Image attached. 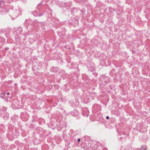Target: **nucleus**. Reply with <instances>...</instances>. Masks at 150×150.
Listing matches in <instances>:
<instances>
[{
	"label": "nucleus",
	"mask_w": 150,
	"mask_h": 150,
	"mask_svg": "<svg viewBox=\"0 0 150 150\" xmlns=\"http://www.w3.org/2000/svg\"><path fill=\"white\" fill-rule=\"evenodd\" d=\"M52 69H51V71L53 72H57L58 69L57 67H52Z\"/></svg>",
	"instance_id": "nucleus-6"
},
{
	"label": "nucleus",
	"mask_w": 150,
	"mask_h": 150,
	"mask_svg": "<svg viewBox=\"0 0 150 150\" xmlns=\"http://www.w3.org/2000/svg\"><path fill=\"white\" fill-rule=\"evenodd\" d=\"M41 4H42V3H40L37 5V9H38L39 10V11L40 10L41 5Z\"/></svg>",
	"instance_id": "nucleus-8"
},
{
	"label": "nucleus",
	"mask_w": 150,
	"mask_h": 150,
	"mask_svg": "<svg viewBox=\"0 0 150 150\" xmlns=\"http://www.w3.org/2000/svg\"><path fill=\"white\" fill-rule=\"evenodd\" d=\"M85 112H86V113L87 112H88V110L87 109H86L85 111H83V112L82 113V114L83 116H86V117H88V116H89V115L87 113V114H85L84 113H85Z\"/></svg>",
	"instance_id": "nucleus-5"
},
{
	"label": "nucleus",
	"mask_w": 150,
	"mask_h": 150,
	"mask_svg": "<svg viewBox=\"0 0 150 150\" xmlns=\"http://www.w3.org/2000/svg\"><path fill=\"white\" fill-rule=\"evenodd\" d=\"M139 131L140 132V131H141V130L140 129H139Z\"/></svg>",
	"instance_id": "nucleus-27"
},
{
	"label": "nucleus",
	"mask_w": 150,
	"mask_h": 150,
	"mask_svg": "<svg viewBox=\"0 0 150 150\" xmlns=\"http://www.w3.org/2000/svg\"><path fill=\"white\" fill-rule=\"evenodd\" d=\"M3 4H4V2L3 1V0H1L0 1V6H1V5Z\"/></svg>",
	"instance_id": "nucleus-13"
},
{
	"label": "nucleus",
	"mask_w": 150,
	"mask_h": 150,
	"mask_svg": "<svg viewBox=\"0 0 150 150\" xmlns=\"http://www.w3.org/2000/svg\"><path fill=\"white\" fill-rule=\"evenodd\" d=\"M146 148L145 147H144L143 149V150H146Z\"/></svg>",
	"instance_id": "nucleus-20"
},
{
	"label": "nucleus",
	"mask_w": 150,
	"mask_h": 150,
	"mask_svg": "<svg viewBox=\"0 0 150 150\" xmlns=\"http://www.w3.org/2000/svg\"><path fill=\"white\" fill-rule=\"evenodd\" d=\"M10 93L9 92H8V93H7V95H10Z\"/></svg>",
	"instance_id": "nucleus-22"
},
{
	"label": "nucleus",
	"mask_w": 150,
	"mask_h": 150,
	"mask_svg": "<svg viewBox=\"0 0 150 150\" xmlns=\"http://www.w3.org/2000/svg\"><path fill=\"white\" fill-rule=\"evenodd\" d=\"M84 139L88 141L90 139V137L89 136H86L83 137Z\"/></svg>",
	"instance_id": "nucleus-7"
},
{
	"label": "nucleus",
	"mask_w": 150,
	"mask_h": 150,
	"mask_svg": "<svg viewBox=\"0 0 150 150\" xmlns=\"http://www.w3.org/2000/svg\"><path fill=\"white\" fill-rule=\"evenodd\" d=\"M44 23V22H41L40 23L41 24V25H42V24H43Z\"/></svg>",
	"instance_id": "nucleus-18"
},
{
	"label": "nucleus",
	"mask_w": 150,
	"mask_h": 150,
	"mask_svg": "<svg viewBox=\"0 0 150 150\" xmlns=\"http://www.w3.org/2000/svg\"><path fill=\"white\" fill-rule=\"evenodd\" d=\"M71 5V3L70 2L66 3L64 2H61L59 4V6L63 7H69Z\"/></svg>",
	"instance_id": "nucleus-2"
},
{
	"label": "nucleus",
	"mask_w": 150,
	"mask_h": 150,
	"mask_svg": "<svg viewBox=\"0 0 150 150\" xmlns=\"http://www.w3.org/2000/svg\"><path fill=\"white\" fill-rule=\"evenodd\" d=\"M141 147V148H142V149H143L144 148V147H143V146H142Z\"/></svg>",
	"instance_id": "nucleus-25"
},
{
	"label": "nucleus",
	"mask_w": 150,
	"mask_h": 150,
	"mask_svg": "<svg viewBox=\"0 0 150 150\" xmlns=\"http://www.w3.org/2000/svg\"><path fill=\"white\" fill-rule=\"evenodd\" d=\"M70 114L74 116H76L79 115V112L76 110H74L73 111L70 112Z\"/></svg>",
	"instance_id": "nucleus-3"
},
{
	"label": "nucleus",
	"mask_w": 150,
	"mask_h": 150,
	"mask_svg": "<svg viewBox=\"0 0 150 150\" xmlns=\"http://www.w3.org/2000/svg\"><path fill=\"white\" fill-rule=\"evenodd\" d=\"M50 11V12L49 15H48V17H51L52 15V14L51 13L52 12V10H49Z\"/></svg>",
	"instance_id": "nucleus-12"
},
{
	"label": "nucleus",
	"mask_w": 150,
	"mask_h": 150,
	"mask_svg": "<svg viewBox=\"0 0 150 150\" xmlns=\"http://www.w3.org/2000/svg\"><path fill=\"white\" fill-rule=\"evenodd\" d=\"M32 14L33 15L35 16H38V14L37 13V12L35 11H32Z\"/></svg>",
	"instance_id": "nucleus-11"
},
{
	"label": "nucleus",
	"mask_w": 150,
	"mask_h": 150,
	"mask_svg": "<svg viewBox=\"0 0 150 150\" xmlns=\"http://www.w3.org/2000/svg\"><path fill=\"white\" fill-rule=\"evenodd\" d=\"M132 53L133 54L135 53L136 51L135 50H133L132 51Z\"/></svg>",
	"instance_id": "nucleus-17"
},
{
	"label": "nucleus",
	"mask_w": 150,
	"mask_h": 150,
	"mask_svg": "<svg viewBox=\"0 0 150 150\" xmlns=\"http://www.w3.org/2000/svg\"><path fill=\"white\" fill-rule=\"evenodd\" d=\"M18 11L16 10V12L13 14V16H15L16 17H17L18 16Z\"/></svg>",
	"instance_id": "nucleus-10"
},
{
	"label": "nucleus",
	"mask_w": 150,
	"mask_h": 150,
	"mask_svg": "<svg viewBox=\"0 0 150 150\" xmlns=\"http://www.w3.org/2000/svg\"><path fill=\"white\" fill-rule=\"evenodd\" d=\"M106 81V83L107 82H108V81Z\"/></svg>",
	"instance_id": "nucleus-26"
},
{
	"label": "nucleus",
	"mask_w": 150,
	"mask_h": 150,
	"mask_svg": "<svg viewBox=\"0 0 150 150\" xmlns=\"http://www.w3.org/2000/svg\"><path fill=\"white\" fill-rule=\"evenodd\" d=\"M21 116L22 120L24 121H27L29 118V115L26 112H21Z\"/></svg>",
	"instance_id": "nucleus-1"
},
{
	"label": "nucleus",
	"mask_w": 150,
	"mask_h": 150,
	"mask_svg": "<svg viewBox=\"0 0 150 150\" xmlns=\"http://www.w3.org/2000/svg\"><path fill=\"white\" fill-rule=\"evenodd\" d=\"M100 109H92L93 110H98Z\"/></svg>",
	"instance_id": "nucleus-14"
},
{
	"label": "nucleus",
	"mask_w": 150,
	"mask_h": 150,
	"mask_svg": "<svg viewBox=\"0 0 150 150\" xmlns=\"http://www.w3.org/2000/svg\"><path fill=\"white\" fill-rule=\"evenodd\" d=\"M41 27L42 28H45L43 26V25H42V26H41Z\"/></svg>",
	"instance_id": "nucleus-23"
},
{
	"label": "nucleus",
	"mask_w": 150,
	"mask_h": 150,
	"mask_svg": "<svg viewBox=\"0 0 150 150\" xmlns=\"http://www.w3.org/2000/svg\"><path fill=\"white\" fill-rule=\"evenodd\" d=\"M103 150H108V149L105 147H103Z\"/></svg>",
	"instance_id": "nucleus-15"
},
{
	"label": "nucleus",
	"mask_w": 150,
	"mask_h": 150,
	"mask_svg": "<svg viewBox=\"0 0 150 150\" xmlns=\"http://www.w3.org/2000/svg\"><path fill=\"white\" fill-rule=\"evenodd\" d=\"M52 20L55 23L58 24L59 22V20L58 18H56L53 17L52 19Z\"/></svg>",
	"instance_id": "nucleus-4"
},
{
	"label": "nucleus",
	"mask_w": 150,
	"mask_h": 150,
	"mask_svg": "<svg viewBox=\"0 0 150 150\" xmlns=\"http://www.w3.org/2000/svg\"><path fill=\"white\" fill-rule=\"evenodd\" d=\"M28 21V19H26L25 20V22L24 23H25V22H26V21Z\"/></svg>",
	"instance_id": "nucleus-24"
},
{
	"label": "nucleus",
	"mask_w": 150,
	"mask_h": 150,
	"mask_svg": "<svg viewBox=\"0 0 150 150\" xmlns=\"http://www.w3.org/2000/svg\"><path fill=\"white\" fill-rule=\"evenodd\" d=\"M106 118L107 119H109V116H107L106 117Z\"/></svg>",
	"instance_id": "nucleus-19"
},
{
	"label": "nucleus",
	"mask_w": 150,
	"mask_h": 150,
	"mask_svg": "<svg viewBox=\"0 0 150 150\" xmlns=\"http://www.w3.org/2000/svg\"><path fill=\"white\" fill-rule=\"evenodd\" d=\"M80 140H81V139H79L77 140V141H78V142H80Z\"/></svg>",
	"instance_id": "nucleus-21"
},
{
	"label": "nucleus",
	"mask_w": 150,
	"mask_h": 150,
	"mask_svg": "<svg viewBox=\"0 0 150 150\" xmlns=\"http://www.w3.org/2000/svg\"><path fill=\"white\" fill-rule=\"evenodd\" d=\"M44 13V11H43L41 13H39L38 14V17H40L42 16L43 15Z\"/></svg>",
	"instance_id": "nucleus-9"
},
{
	"label": "nucleus",
	"mask_w": 150,
	"mask_h": 150,
	"mask_svg": "<svg viewBox=\"0 0 150 150\" xmlns=\"http://www.w3.org/2000/svg\"><path fill=\"white\" fill-rule=\"evenodd\" d=\"M107 78H108V77H106Z\"/></svg>",
	"instance_id": "nucleus-28"
},
{
	"label": "nucleus",
	"mask_w": 150,
	"mask_h": 150,
	"mask_svg": "<svg viewBox=\"0 0 150 150\" xmlns=\"http://www.w3.org/2000/svg\"><path fill=\"white\" fill-rule=\"evenodd\" d=\"M93 150H100V149L99 147H98L96 149H93Z\"/></svg>",
	"instance_id": "nucleus-16"
}]
</instances>
